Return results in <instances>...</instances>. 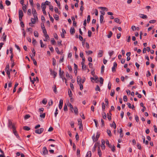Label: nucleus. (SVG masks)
<instances>
[{
  "label": "nucleus",
  "instance_id": "5fc2aeb1",
  "mask_svg": "<svg viewBox=\"0 0 157 157\" xmlns=\"http://www.w3.org/2000/svg\"><path fill=\"white\" fill-rule=\"evenodd\" d=\"M99 146H100L99 143L97 142L95 144L94 147H95V148H96L98 146V147Z\"/></svg>",
  "mask_w": 157,
  "mask_h": 157
},
{
  "label": "nucleus",
  "instance_id": "de8ad7c7",
  "mask_svg": "<svg viewBox=\"0 0 157 157\" xmlns=\"http://www.w3.org/2000/svg\"><path fill=\"white\" fill-rule=\"evenodd\" d=\"M90 19V15H88L87 16V23H89Z\"/></svg>",
  "mask_w": 157,
  "mask_h": 157
},
{
  "label": "nucleus",
  "instance_id": "aec40b11",
  "mask_svg": "<svg viewBox=\"0 0 157 157\" xmlns=\"http://www.w3.org/2000/svg\"><path fill=\"white\" fill-rule=\"evenodd\" d=\"M23 128L24 130L26 131H29L30 129V128L27 126L23 127Z\"/></svg>",
  "mask_w": 157,
  "mask_h": 157
},
{
  "label": "nucleus",
  "instance_id": "7c9ffc66",
  "mask_svg": "<svg viewBox=\"0 0 157 157\" xmlns=\"http://www.w3.org/2000/svg\"><path fill=\"white\" fill-rule=\"evenodd\" d=\"M69 106L70 108V110L71 111L73 112L74 110V108L73 106V105L71 104V103H70L69 105Z\"/></svg>",
  "mask_w": 157,
  "mask_h": 157
},
{
  "label": "nucleus",
  "instance_id": "2f4dec72",
  "mask_svg": "<svg viewBox=\"0 0 157 157\" xmlns=\"http://www.w3.org/2000/svg\"><path fill=\"white\" fill-rule=\"evenodd\" d=\"M96 91H101V89L98 85H97L96 86L95 88Z\"/></svg>",
  "mask_w": 157,
  "mask_h": 157
},
{
  "label": "nucleus",
  "instance_id": "09e8293b",
  "mask_svg": "<svg viewBox=\"0 0 157 157\" xmlns=\"http://www.w3.org/2000/svg\"><path fill=\"white\" fill-rule=\"evenodd\" d=\"M63 110L65 111H67L68 110L67 106L66 104L64 105Z\"/></svg>",
  "mask_w": 157,
  "mask_h": 157
},
{
  "label": "nucleus",
  "instance_id": "774afa93",
  "mask_svg": "<svg viewBox=\"0 0 157 157\" xmlns=\"http://www.w3.org/2000/svg\"><path fill=\"white\" fill-rule=\"evenodd\" d=\"M153 127L154 128L155 132L156 133H157V128L156 126L155 125H154L153 126Z\"/></svg>",
  "mask_w": 157,
  "mask_h": 157
},
{
  "label": "nucleus",
  "instance_id": "a18cd8bd",
  "mask_svg": "<svg viewBox=\"0 0 157 157\" xmlns=\"http://www.w3.org/2000/svg\"><path fill=\"white\" fill-rule=\"evenodd\" d=\"M135 119L136 120V121L137 122H138L139 121V117L137 115H136L135 116Z\"/></svg>",
  "mask_w": 157,
  "mask_h": 157
},
{
  "label": "nucleus",
  "instance_id": "1a4fd4ad",
  "mask_svg": "<svg viewBox=\"0 0 157 157\" xmlns=\"http://www.w3.org/2000/svg\"><path fill=\"white\" fill-rule=\"evenodd\" d=\"M103 51L102 50H99L98 51V57H101L102 56L103 54Z\"/></svg>",
  "mask_w": 157,
  "mask_h": 157
},
{
  "label": "nucleus",
  "instance_id": "c85d7f7f",
  "mask_svg": "<svg viewBox=\"0 0 157 157\" xmlns=\"http://www.w3.org/2000/svg\"><path fill=\"white\" fill-rule=\"evenodd\" d=\"M68 95H69V96L70 97H72V94L71 90L70 89H69L68 90Z\"/></svg>",
  "mask_w": 157,
  "mask_h": 157
},
{
  "label": "nucleus",
  "instance_id": "6e6552de",
  "mask_svg": "<svg viewBox=\"0 0 157 157\" xmlns=\"http://www.w3.org/2000/svg\"><path fill=\"white\" fill-rule=\"evenodd\" d=\"M59 75L60 78L64 76L63 73L64 72L63 71H61V68H60L59 69Z\"/></svg>",
  "mask_w": 157,
  "mask_h": 157
},
{
  "label": "nucleus",
  "instance_id": "79ce46f5",
  "mask_svg": "<svg viewBox=\"0 0 157 157\" xmlns=\"http://www.w3.org/2000/svg\"><path fill=\"white\" fill-rule=\"evenodd\" d=\"M104 79L102 77L100 78V82L101 84H103V83Z\"/></svg>",
  "mask_w": 157,
  "mask_h": 157
},
{
  "label": "nucleus",
  "instance_id": "5701e85b",
  "mask_svg": "<svg viewBox=\"0 0 157 157\" xmlns=\"http://www.w3.org/2000/svg\"><path fill=\"white\" fill-rule=\"evenodd\" d=\"M74 111L75 114L77 115L78 113V109L76 107H75L74 108Z\"/></svg>",
  "mask_w": 157,
  "mask_h": 157
},
{
  "label": "nucleus",
  "instance_id": "3c124183",
  "mask_svg": "<svg viewBox=\"0 0 157 157\" xmlns=\"http://www.w3.org/2000/svg\"><path fill=\"white\" fill-rule=\"evenodd\" d=\"M0 8L1 10H3L4 9V7L3 6L2 4V1H1L0 3Z\"/></svg>",
  "mask_w": 157,
  "mask_h": 157
},
{
  "label": "nucleus",
  "instance_id": "20e7f679",
  "mask_svg": "<svg viewBox=\"0 0 157 157\" xmlns=\"http://www.w3.org/2000/svg\"><path fill=\"white\" fill-rule=\"evenodd\" d=\"M13 132L14 135L16 136L17 138L19 140H20V138L16 131L15 128H13Z\"/></svg>",
  "mask_w": 157,
  "mask_h": 157
},
{
  "label": "nucleus",
  "instance_id": "338daca9",
  "mask_svg": "<svg viewBox=\"0 0 157 157\" xmlns=\"http://www.w3.org/2000/svg\"><path fill=\"white\" fill-rule=\"evenodd\" d=\"M51 44L53 45L55 44V41L54 38H53L51 40Z\"/></svg>",
  "mask_w": 157,
  "mask_h": 157
},
{
  "label": "nucleus",
  "instance_id": "a19ab883",
  "mask_svg": "<svg viewBox=\"0 0 157 157\" xmlns=\"http://www.w3.org/2000/svg\"><path fill=\"white\" fill-rule=\"evenodd\" d=\"M55 50L57 52V53L58 54H61V55H62V53H63V52L62 53H61V52H60L59 51V49L58 48H55Z\"/></svg>",
  "mask_w": 157,
  "mask_h": 157
},
{
  "label": "nucleus",
  "instance_id": "dca6fc26",
  "mask_svg": "<svg viewBox=\"0 0 157 157\" xmlns=\"http://www.w3.org/2000/svg\"><path fill=\"white\" fill-rule=\"evenodd\" d=\"M91 151H88L86 155V157H91Z\"/></svg>",
  "mask_w": 157,
  "mask_h": 157
},
{
  "label": "nucleus",
  "instance_id": "37998d69",
  "mask_svg": "<svg viewBox=\"0 0 157 157\" xmlns=\"http://www.w3.org/2000/svg\"><path fill=\"white\" fill-rule=\"evenodd\" d=\"M22 9L24 12L26 13V7L25 5L22 7Z\"/></svg>",
  "mask_w": 157,
  "mask_h": 157
},
{
  "label": "nucleus",
  "instance_id": "f704fd0d",
  "mask_svg": "<svg viewBox=\"0 0 157 157\" xmlns=\"http://www.w3.org/2000/svg\"><path fill=\"white\" fill-rule=\"evenodd\" d=\"M42 113H40V117L41 118H44L45 117V113H43V114H42Z\"/></svg>",
  "mask_w": 157,
  "mask_h": 157
},
{
  "label": "nucleus",
  "instance_id": "4be33fe9",
  "mask_svg": "<svg viewBox=\"0 0 157 157\" xmlns=\"http://www.w3.org/2000/svg\"><path fill=\"white\" fill-rule=\"evenodd\" d=\"M40 47L41 48H44L45 46V44H44L42 40H40Z\"/></svg>",
  "mask_w": 157,
  "mask_h": 157
},
{
  "label": "nucleus",
  "instance_id": "864d4df0",
  "mask_svg": "<svg viewBox=\"0 0 157 157\" xmlns=\"http://www.w3.org/2000/svg\"><path fill=\"white\" fill-rule=\"evenodd\" d=\"M47 102V100L46 99H44L42 101V103L44 105H45L46 104Z\"/></svg>",
  "mask_w": 157,
  "mask_h": 157
},
{
  "label": "nucleus",
  "instance_id": "423d86ee",
  "mask_svg": "<svg viewBox=\"0 0 157 157\" xmlns=\"http://www.w3.org/2000/svg\"><path fill=\"white\" fill-rule=\"evenodd\" d=\"M117 64L116 62H114L113 63V67H112V71L113 72H114L116 71L115 68L117 67Z\"/></svg>",
  "mask_w": 157,
  "mask_h": 157
},
{
  "label": "nucleus",
  "instance_id": "a211bd4d",
  "mask_svg": "<svg viewBox=\"0 0 157 157\" xmlns=\"http://www.w3.org/2000/svg\"><path fill=\"white\" fill-rule=\"evenodd\" d=\"M41 8L42 10L45 9L46 8V6L44 3H42L41 4Z\"/></svg>",
  "mask_w": 157,
  "mask_h": 157
},
{
  "label": "nucleus",
  "instance_id": "f257e3e1",
  "mask_svg": "<svg viewBox=\"0 0 157 157\" xmlns=\"http://www.w3.org/2000/svg\"><path fill=\"white\" fill-rule=\"evenodd\" d=\"M100 136V133L99 132H97V135L96 136V138L95 137V135L94 134V135L92 137V138L93 139V141L94 142H96L97 141L98 139L99 138Z\"/></svg>",
  "mask_w": 157,
  "mask_h": 157
},
{
  "label": "nucleus",
  "instance_id": "c9c22d12",
  "mask_svg": "<svg viewBox=\"0 0 157 157\" xmlns=\"http://www.w3.org/2000/svg\"><path fill=\"white\" fill-rule=\"evenodd\" d=\"M7 6H9L11 4L10 2L8 0H6L5 2Z\"/></svg>",
  "mask_w": 157,
  "mask_h": 157
},
{
  "label": "nucleus",
  "instance_id": "cd10ccee",
  "mask_svg": "<svg viewBox=\"0 0 157 157\" xmlns=\"http://www.w3.org/2000/svg\"><path fill=\"white\" fill-rule=\"evenodd\" d=\"M107 132L109 136H112V134L110 130L107 129Z\"/></svg>",
  "mask_w": 157,
  "mask_h": 157
},
{
  "label": "nucleus",
  "instance_id": "2eb2a0df",
  "mask_svg": "<svg viewBox=\"0 0 157 157\" xmlns=\"http://www.w3.org/2000/svg\"><path fill=\"white\" fill-rule=\"evenodd\" d=\"M110 126L111 127H113L114 129H116V125L114 121H113L112 124H110Z\"/></svg>",
  "mask_w": 157,
  "mask_h": 157
},
{
  "label": "nucleus",
  "instance_id": "39448f33",
  "mask_svg": "<svg viewBox=\"0 0 157 157\" xmlns=\"http://www.w3.org/2000/svg\"><path fill=\"white\" fill-rule=\"evenodd\" d=\"M48 151L46 147H43V154L44 155H46L48 154Z\"/></svg>",
  "mask_w": 157,
  "mask_h": 157
},
{
  "label": "nucleus",
  "instance_id": "a878e982",
  "mask_svg": "<svg viewBox=\"0 0 157 157\" xmlns=\"http://www.w3.org/2000/svg\"><path fill=\"white\" fill-rule=\"evenodd\" d=\"M45 36V39L44 40V41H47L48 40H49V36L48 35H46Z\"/></svg>",
  "mask_w": 157,
  "mask_h": 157
},
{
  "label": "nucleus",
  "instance_id": "72a5a7b5",
  "mask_svg": "<svg viewBox=\"0 0 157 157\" xmlns=\"http://www.w3.org/2000/svg\"><path fill=\"white\" fill-rule=\"evenodd\" d=\"M34 34L35 36L36 37H38L39 36V34L37 31H34Z\"/></svg>",
  "mask_w": 157,
  "mask_h": 157
},
{
  "label": "nucleus",
  "instance_id": "f3484780",
  "mask_svg": "<svg viewBox=\"0 0 157 157\" xmlns=\"http://www.w3.org/2000/svg\"><path fill=\"white\" fill-rule=\"evenodd\" d=\"M19 17H23V13L22 11L21 10H19Z\"/></svg>",
  "mask_w": 157,
  "mask_h": 157
},
{
  "label": "nucleus",
  "instance_id": "4468645a",
  "mask_svg": "<svg viewBox=\"0 0 157 157\" xmlns=\"http://www.w3.org/2000/svg\"><path fill=\"white\" fill-rule=\"evenodd\" d=\"M98 154L100 157H101V151L100 149V146L98 147Z\"/></svg>",
  "mask_w": 157,
  "mask_h": 157
},
{
  "label": "nucleus",
  "instance_id": "4c0bfd02",
  "mask_svg": "<svg viewBox=\"0 0 157 157\" xmlns=\"http://www.w3.org/2000/svg\"><path fill=\"white\" fill-rule=\"evenodd\" d=\"M36 40L34 39V38H33L32 43L34 46H35V45L36 44Z\"/></svg>",
  "mask_w": 157,
  "mask_h": 157
},
{
  "label": "nucleus",
  "instance_id": "bb28decb",
  "mask_svg": "<svg viewBox=\"0 0 157 157\" xmlns=\"http://www.w3.org/2000/svg\"><path fill=\"white\" fill-rule=\"evenodd\" d=\"M114 21L117 23H118L119 24H120L121 23V22H120V20L118 18H115L114 19Z\"/></svg>",
  "mask_w": 157,
  "mask_h": 157
},
{
  "label": "nucleus",
  "instance_id": "473e14b6",
  "mask_svg": "<svg viewBox=\"0 0 157 157\" xmlns=\"http://www.w3.org/2000/svg\"><path fill=\"white\" fill-rule=\"evenodd\" d=\"M98 8L100 9L101 10H106V11L108 10V9L105 7H98Z\"/></svg>",
  "mask_w": 157,
  "mask_h": 157
},
{
  "label": "nucleus",
  "instance_id": "f03ea898",
  "mask_svg": "<svg viewBox=\"0 0 157 157\" xmlns=\"http://www.w3.org/2000/svg\"><path fill=\"white\" fill-rule=\"evenodd\" d=\"M44 130V129L43 128H41L39 129L36 130L35 131V132L37 134H40L43 132Z\"/></svg>",
  "mask_w": 157,
  "mask_h": 157
},
{
  "label": "nucleus",
  "instance_id": "69168bd1",
  "mask_svg": "<svg viewBox=\"0 0 157 157\" xmlns=\"http://www.w3.org/2000/svg\"><path fill=\"white\" fill-rule=\"evenodd\" d=\"M54 36L56 39H58V36L57 34L56 33H55L54 34Z\"/></svg>",
  "mask_w": 157,
  "mask_h": 157
},
{
  "label": "nucleus",
  "instance_id": "4d7b16f0",
  "mask_svg": "<svg viewBox=\"0 0 157 157\" xmlns=\"http://www.w3.org/2000/svg\"><path fill=\"white\" fill-rule=\"evenodd\" d=\"M114 53V52L113 51L109 52V56L111 57L113 54Z\"/></svg>",
  "mask_w": 157,
  "mask_h": 157
},
{
  "label": "nucleus",
  "instance_id": "9d476101",
  "mask_svg": "<svg viewBox=\"0 0 157 157\" xmlns=\"http://www.w3.org/2000/svg\"><path fill=\"white\" fill-rule=\"evenodd\" d=\"M70 33L71 35H73L75 33V30L74 27H71L70 30Z\"/></svg>",
  "mask_w": 157,
  "mask_h": 157
},
{
  "label": "nucleus",
  "instance_id": "bf43d9fd",
  "mask_svg": "<svg viewBox=\"0 0 157 157\" xmlns=\"http://www.w3.org/2000/svg\"><path fill=\"white\" fill-rule=\"evenodd\" d=\"M70 125H71V127L72 128H73L74 126V121H71V122H70Z\"/></svg>",
  "mask_w": 157,
  "mask_h": 157
},
{
  "label": "nucleus",
  "instance_id": "0e129e2a",
  "mask_svg": "<svg viewBox=\"0 0 157 157\" xmlns=\"http://www.w3.org/2000/svg\"><path fill=\"white\" fill-rule=\"evenodd\" d=\"M105 105L106 106H108V104H109V102H108V100L107 99V98H105Z\"/></svg>",
  "mask_w": 157,
  "mask_h": 157
},
{
  "label": "nucleus",
  "instance_id": "412c9836",
  "mask_svg": "<svg viewBox=\"0 0 157 157\" xmlns=\"http://www.w3.org/2000/svg\"><path fill=\"white\" fill-rule=\"evenodd\" d=\"M32 13L33 16H35V15H37V13L35 9H32Z\"/></svg>",
  "mask_w": 157,
  "mask_h": 157
},
{
  "label": "nucleus",
  "instance_id": "58836bf2",
  "mask_svg": "<svg viewBox=\"0 0 157 157\" xmlns=\"http://www.w3.org/2000/svg\"><path fill=\"white\" fill-rule=\"evenodd\" d=\"M30 117V116L29 114H26L24 116V119L25 120L27 119Z\"/></svg>",
  "mask_w": 157,
  "mask_h": 157
},
{
  "label": "nucleus",
  "instance_id": "6e6d98bb",
  "mask_svg": "<svg viewBox=\"0 0 157 157\" xmlns=\"http://www.w3.org/2000/svg\"><path fill=\"white\" fill-rule=\"evenodd\" d=\"M6 73L8 75V77L9 78H10V73L9 71H6Z\"/></svg>",
  "mask_w": 157,
  "mask_h": 157
},
{
  "label": "nucleus",
  "instance_id": "9b49d317",
  "mask_svg": "<svg viewBox=\"0 0 157 157\" xmlns=\"http://www.w3.org/2000/svg\"><path fill=\"white\" fill-rule=\"evenodd\" d=\"M139 15L140 16V17L143 19H146L147 18V16L146 15L141 14H140Z\"/></svg>",
  "mask_w": 157,
  "mask_h": 157
},
{
  "label": "nucleus",
  "instance_id": "e433bc0d",
  "mask_svg": "<svg viewBox=\"0 0 157 157\" xmlns=\"http://www.w3.org/2000/svg\"><path fill=\"white\" fill-rule=\"evenodd\" d=\"M106 145H107L108 146V147H110V148L112 147V145H111L109 144V142L108 140H107L106 141Z\"/></svg>",
  "mask_w": 157,
  "mask_h": 157
},
{
  "label": "nucleus",
  "instance_id": "8fccbe9b",
  "mask_svg": "<svg viewBox=\"0 0 157 157\" xmlns=\"http://www.w3.org/2000/svg\"><path fill=\"white\" fill-rule=\"evenodd\" d=\"M57 74V73L56 72L53 71V72L52 73V75H53V77L54 78H55Z\"/></svg>",
  "mask_w": 157,
  "mask_h": 157
},
{
  "label": "nucleus",
  "instance_id": "393cba45",
  "mask_svg": "<svg viewBox=\"0 0 157 157\" xmlns=\"http://www.w3.org/2000/svg\"><path fill=\"white\" fill-rule=\"evenodd\" d=\"M112 32L111 31H109L108 35L107 36V37L109 38H110L112 36Z\"/></svg>",
  "mask_w": 157,
  "mask_h": 157
},
{
  "label": "nucleus",
  "instance_id": "49530a36",
  "mask_svg": "<svg viewBox=\"0 0 157 157\" xmlns=\"http://www.w3.org/2000/svg\"><path fill=\"white\" fill-rule=\"evenodd\" d=\"M52 61H53L52 65L54 66L56 65V59L54 58H52Z\"/></svg>",
  "mask_w": 157,
  "mask_h": 157
},
{
  "label": "nucleus",
  "instance_id": "13d9d810",
  "mask_svg": "<svg viewBox=\"0 0 157 157\" xmlns=\"http://www.w3.org/2000/svg\"><path fill=\"white\" fill-rule=\"evenodd\" d=\"M79 128L81 131H82L83 130V127L82 124L79 125Z\"/></svg>",
  "mask_w": 157,
  "mask_h": 157
},
{
  "label": "nucleus",
  "instance_id": "ddd939ff",
  "mask_svg": "<svg viewBox=\"0 0 157 157\" xmlns=\"http://www.w3.org/2000/svg\"><path fill=\"white\" fill-rule=\"evenodd\" d=\"M81 78L80 76H78L77 77V82L78 84L81 83Z\"/></svg>",
  "mask_w": 157,
  "mask_h": 157
},
{
  "label": "nucleus",
  "instance_id": "c756f323",
  "mask_svg": "<svg viewBox=\"0 0 157 157\" xmlns=\"http://www.w3.org/2000/svg\"><path fill=\"white\" fill-rule=\"evenodd\" d=\"M114 94H115L114 90H112L111 91L110 95L111 96L113 97L114 96Z\"/></svg>",
  "mask_w": 157,
  "mask_h": 157
},
{
  "label": "nucleus",
  "instance_id": "052dcab7",
  "mask_svg": "<svg viewBox=\"0 0 157 157\" xmlns=\"http://www.w3.org/2000/svg\"><path fill=\"white\" fill-rule=\"evenodd\" d=\"M88 36L89 37H90L91 36V35L92 34V32L90 30H88Z\"/></svg>",
  "mask_w": 157,
  "mask_h": 157
},
{
  "label": "nucleus",
  "instance_id": "603ef678",
  "mask_svg": "<svg viewBox=\"0 0 157 157\" xmlns=\"http://www.w3.org/2000/svg\"><path fill=\"white\" fill-rule=\"evenodd\" d=\"M123 100L124 101H127L128 100L127 97L126 95H124L123 97Z\"/></svg>",
  "mask_w": 157,
  "mask_h": 157
},
{
  "label": "nucleus",
  "instance_id": "f8f14e48",
  "mask_svg": "<svg viewBox=\"0 0 157 157\" xmlns=\"http://www.w3.org/2000/svg\"><path fill=\"white\" fill-rule=\"evenodd\" d=\"M62 33L61 34V36L62 38H64V34L66 33V32L65 29H62Z\"/></svg>",
  "mask_w": 157,
  "mask_h": 157
},
{
  "label": "nucleus",
  "instance_id": "680f3d73",
  "mask_svg": "<svg viewBox=\"0 0 157 157\" xmlns=\"http://www.w3.org/2000/svg\"><path fill=\"white\" fill-rule=\"evenodd\" d=\"M54 17L55 19L56 20H59V17L58 15L56 14L55 16H54Z\"/></svg>",
  "mask_w": 157,
  "mask_h": 157
},
{
  "label": "nucleus",
  "instance_id": "b1692460",
  "mask_svg": "<svg viewBox=\"0 0 157 157\" xmlns=\"http://www.w3.org/2000/svg\"><path fill=\"white\" fill-rule=\"evenodd\" d=\"M94 80L95 81V82L96 83H97L99 80H98V77L96 75H95V76H94Z\"/></svg>",
  "mask_w": 157,
  "mask_h": 157
},
{
  "label": "nucleus",
  "instance_id": "6ab92c4d",
  "mask_svg": "<svg viewBox=\"0 0 157 157\" xmlns=\"http://www.w3.org/2000/svg\"><path fill=\"white\" fill-rule=\"evenodd\" d=\"M104 17L102 15L100 16V22L101 23H102L103 21Z\"/></svg>",
  "mask_w": 157,
  "mask_h": 157
},
{
  "label": "nucleus",
  "instance_id": "0eeeda50",
  "mask_svg": "<svg viewBox=\"0 0 157 157\" xmlns=\"http://www.w3.org/2000/svg\"><path fill=\"white\" fill-rule=\"evenodd\" d=\"M63 105V100L61 99L59 101V109H62Z\"/></svg>",
  "mask_w": 157,
  "mask_h": 157
},
{
  "label": "nucleus",
  "instance_id": "ea45409f",
  "mask_svg": "<svg viewBox=\"0 0 157 157\" xmlns=\"http://www.w3.org/2000/svg\"><path fill=\"white\" fill-rule=\"evenodd\" d=\"M31 23H32L33 24H34L36 22L35 18H31Z\"/></svg>",
  "mask_w": 157,
  "mask_h": 157
},
{
  "label": "nucleus",
  "instance_id": "c03bdc74",
  "mask_svg": "<svg viewBox=\"0 0 157 157\" xmlns=\"http://www.w3.org/2000/svg\"><path fill=\"white\" fill-rule=\"evenodd\" d=\"M86 53L88 55H90L93 53V52L91 50L86 51Z\"/></svg>",
  "mask_w": 157,
  "mask_h": 157
},
{
  "label": "nucleus",
  "instance_id": "7ed1b4c3",
  "mask_svg": "<svg viewBox=\"0 0 157 157\" xmlns=\"http://www.w3.org/2000/svg\"><path fill=\"white\" fill-rule=\"evenodd\" d=\"M8 126L10 128H12L13 129V127L14 128H15V126L13 124L11 121L10 119L8 120Z\"/></svg>",
  "mask_w": 157,
  "mask_h": 157
},
{
  "label": "nucleus",
  "instance_id": "e2e57ef3",
  "mask_svg": "<svg viewBox=\"0 0 157 157\" xmlns=\"http://www.w3.org/2000/svg\"><path fill=\"white\" fill-rule=\"evenodd\" d=\"M137 147L139 149H141V145L139 143L137 144Z\"/></svg>",
  "mask_w": 157,
  "mask_h": 157
}]
</instances>
